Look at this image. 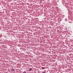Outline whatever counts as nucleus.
<instances>
[{"instance_id": "f257e3e1", "label": "nucleus", "mask_w": 73, "mask_h": 73, "mask_svg": "<svg viewBox=\"0 0 73 73\" xmlns=\"http://www.w3.org/2000/svg\"><path fill=\"white\" fill-rule=\"evenodd\" d=\"M11 71H15V70H14V69L13 68L11 69Z\"/></svg>"}, {"instance_id": "f03ea898", "label": "nucleus", "mask_w": 73, "mask_h": 73, "mask_svg": "<svg viewBox=\"0 0 73 73\" xmlns=\"http://www.w3.org/2000/svg\"><path fill=\"white\" fill-rule=\"evenodd\" d=\"M29 71H31L32 70V68H30L29 70Z\"/></svg>"}, {"instance_id": "7ed1b4c3", "label": "nucleus", "mask_w": 73, "mask_h": 73, "mask_svg": "<svg viewBox=\"0 0 73 73\" xmlns=\"http://www.w3.org/2000/svg\"><path fill=\"white\" fill-rule=\"evenodd\" d=\"M42 73H45L46 72H42Z\"/></svg>"}, {"instance_id": "20e7f679", "label": "nucleus", "mask_w": 73, "mask_h": 73, "mask_svg": "<svg viewBox=\"0 0 73 73\" xmlns=\"http://www.w3.org/2000/svg\"><path fill=\"white\" fill-rule=\"evenodd\" d=\"M26 73V72L25 71H24V72H23V73Z\"/></svg>"}]
</instances>
